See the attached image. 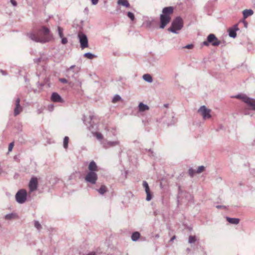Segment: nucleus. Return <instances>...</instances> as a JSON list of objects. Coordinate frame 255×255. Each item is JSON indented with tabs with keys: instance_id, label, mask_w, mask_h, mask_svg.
Masks as SVG:
<instances>
[{
	"instance_id": "1",
	"label": "nucleus",
	"mask_w": 255,
	"mask_h": 255,
	"mask_svg": "<svg viewBox=\"0 0 255 255\" xmlns=\"http://www.w3.org/2000/svg\"><path fill=\"white\" fill-rule=\"evenodd\" d=\"M174 7L171 6L164 7L159 16L160 28H164L171 19V15L173 13Z\"/></svg>"
},
{
	"instance_id": "2",
	"label": "nucleus",
	"mask_w": 255,
	"mask_h": 255,
	"mask_svg": "<svg viewBox=\"0 0 255 255\" xmlns=\"http://www.w3.org/2000/svg\"><path fill=\"white\" fill-rule=\"evenodd\" d=\"M39 32L43 34L44 37L39 36L34 33H28L27 35L31 40L36 42L44 43L49 41V39L47 37V36H48L50 33V31L49 28L44 26H43L39 30Z\"/></svg>"
},
{
	"instance_id": "3",
	"label": "nucleus",
	"mask_w": 255,
	"mask_h": 255,
	"mask_svg": "<svg viewBox=\"0 0 255 255\" xmlns=\"http://www.w3.org/2000/svg\"><path fill=\"white\" fill-rule=\"evenodd\" d=\"M183 27V20L180 16H177L172 21L171 26L168 30L175 34L179 33Z\"/></svg>"
},
{
	"instance_id": "4",
	"label": "nucleus",
	"mask_w": 255,
	"mask_h": 255,
	"mask_svg": "<svg viewBox=\"0 0 255 255\" xmlns=\"http://www.w3.org/2000/svg\"><path fill=\"white\" fill-rule=\"evenodd\" d=\"M27 199V192L25 189H20L15 194V200L19 204H23Z\"/></svg>"
},
{
	"instance_id": "5",
	"label": "nucleus",
	"mask_w": 255,
	"mask_h": 255,
	"mask_svg": "<svg viewBox=\"0 0 255 255\" xmlns=\"http://www.w3.org/2000/svg\"><path fill=\"white\" fill-rule=\"evenodd\" d=\"M162 120L167 126L174 125L176 121V119H174L173 113L171 112H169L168 113H165V115L162 118Z\"/></svg>"
},
{
	"instance_id": "6",
	"label": "nucleus",
	"mask_w": 255,
	"mask_h": 255,
	"mask_svg": "<svg viewBox=\"0 0 255 255\" xmlns=\"http://www.w3.org/2000/svg\"><path fill=\"white\" fill-rule=\"evenodd\" d=\"M98 180V175L95 172H88L85 177L86 182L92 185L95 184Z\"/></svg>"
},
{
	"instance_id": "7",
	"label": "nucleus",
	"mask_w": 255,
	"mask_h": 255,
	"mask_svg": "<svg viewBox=\"0 0 255 255\" xmlns=\"http://www.w3.org/2000/svg\"><path fill=\"white\" fill-rule=\"evenodd\" d=\"M78 38L79 40L80 46L82 49L89 46L88 37L85 33L82 32H79L78 34Z\"/></svg>"
},
{
	"instance_id": "8",
	"label": "nucleus",
	"mask_w": 255,
	"mask_h": 255,
	"mask_svg": "<svg viewBox=\"0 0 255 255\" xmlns=\"http://www.w3.org/2000/svg\"><path fill=\"white\" fill-rule=\"evenodd\" d=\"M204 120L209 119L211 117V110L207 109L205 106H202L198 110Z\"/></svg>"
},
{
	"instance_id": "9",
	"label": "nucleus",
	"mask_w": 255,
	"mask_h": 255,
	"mask_svg": "<svg viewBox=\"0 0 255 255\" xmlns=\"http://www.w3.org/2000/svg\"><path fill=\"white\" fill-rule=\"evenodd\" d=\"M94 116L90 115L89 118H88L86 120H85L84 121L85 122V124L87 126V128L92 132H93V130L96 129V125L94 124V122L93 121L94 119Z\"/></svg>"
},
{
	"instance_id": "10",
	"label": "nucleus",
	"mask_w": 255,
	"mask_h": 255,
	"mask_svg": "<svg viewBox=\"0 0 255 255\" xmlns=\"http://www.w3.org/2000/svg\"><path fill=\"white\" fill-rule=\"evenodd\" d=\"M101 144L104 148L107 149L119 145L120 141L119 140L112 141L104 139L101 141Z\"/></svg>"
},
{
	"instance_id": "11",
	"label": "nucleus",
	"mask_w": 255,
	"mask_h": 255,
	"mask_svg": "<svg viewBox=\"0 0 255 255\" xmlns=\"http://www.w3.org/2000/svg\"><path fill=\"white\" fill-rule=\"evenodd\" d=\"M207 40L214 46H218L221 43L220 41L218 39L214 34H210L207 36Z\"/></svg>"
},
{
	"instance_id": "12",
	"label": "nucleus",
	"mask_w": 255,
	"mask_h": 255,
	"mask_svg": "<svg viewBox=\"0 0 255 255\" xmlns=\"http://www.w3.org/2000/svg\"><path fill=\"white\" fill-rule=\"evenodd\" d=\"M37 179L36 178H32L29 183V188L30 192H33L36 190L37 188Z\"/></svg>"
},
{
	"instance_id": "13",
	"label": "nucleus",
	"mask_w": 255,
	"mask_h": 255,
	"mask_svg": "<svg viewBox=\"0 0 255 255\" xmlns=\"http://www.w3.org/2000/svg\"><path fill=\"white\" fill-rule=\"evenodd\" d=\"M20 98H17L15 100V107L14 109V115L16 116L22 111V108L20 105Z\"/></svg>"
},
{
	"instance_id": "14",
	"label": "nucleus",
	"mask_w": 255,
	"mask_h": 255,
	"mask_svg": "<svg viewBox=\"0 0 255 255\" xmlns=\"http://www.w3.org/2000/svg\"><path fill=\"white\" fill-rule=\"evenodd\" d=\"M238 24H235L232 27L228 30L229 35L231 37L235 38L237 36L236 31L239 30Z\"/></svg>"
},
{
	"instance_id": "15",
	"label": "nucleus",
	"mask_w": 255,
	"mask_h": 255,
	"mask_svg": "<svg viewBox=\"0 0 255 255\" xmlns=\"http://www.w3.org/2000/svg\"><path fill=\"white\" fill-rule=\"evenodd\" d=\"M51 98L54 102H62L63 101L61 96L57 93H53Z\"/></svg>"
},
{
	"instance_id": "16",
	"label": "nucleus",
	"mask_w": 255,
	"mask_h": 255,
	"mask_svg": "<svg viewBox=\"0 0 255 255\" xmlns=\"http://www.w3.org/2000/svg\"><path fill=\"white\" fill-rule=\"evenodd\" d=\"M88 169L89 170V172H95L97 171L98 170V167L97 166V164L96 162L94 161H92L88 166Z\"/></svg>"
},
{
	"instance_id": "17",
	"label": "nucleus",
	"mask_w": 255,
	"mask_h": 255,
	"mask_svg": "<svg viewBox=\"0 0 255 255\" xmlns=\"http://www.w3.org/2000/svg\"><path fill=\"white\" fill-rule=\"evenodd\" d=\"M246 104L250 107V109L255 111V99H252L250 98L249 99H247Z\"/></svg>"
},
{
	"instance_id": "18",
	"label": "nucleus",
	"mask_w": 255,
	"mask_h": 255,
	"mask_svg": "<svg viewBox=\"0 0 255 255\" xmlns=\"http://www.w3.org/2000/svg\"><path fill=\"white\" fill-rule=\"evenodd\" d=\"M254 14V11L251 9H246L243 11V18L244 19Z\"/></svg>"
},
{
	"instance_id": "19",
	"label": "nucleus",
	"mask_w": 255,
	"mask_h": 255,
	"mask_svg": "<svg viewBox=\"0 0 255 255\" xmlns=\"http://www.w3.org/2000/svg\"><path fill=\"white\" fill-rule=\"evenodd\" d=\"M178 190H179V192H178L179 194H181L183 193V192L181 190L180 187H179ZM184 196H185V198H187V199L189 201H192V200L193 199V197L191 194H190V193L186 192H184Z\"/></svg>"
},
{
	"instance_id": "20",
	"label": "nucleus",
	"mask_w": 255,
	"mask_h": 255,
	"mask_svg": "<svg viewBox=\"0 0 255 255\" xmlns=\"http://www.w3.org/2000/svg\"><path fill=\"white\" fill-rule=\"evenodd\" d=\"M117 3L119 5H122L125 7H129L130 4L128 0H118Z\"/></svg>"
},
{
	"instance_id": "21",
	"label": "nucleus",
	"mask_w": 255,
	"mask_h": 255,
	"mask_svg": "<svg viewBox=\"0 0 255 255\" xmlns=\"http://www.w3.org/2000/svg\"><path fill=\"white\" fill-rule=\"evenodd\" d=\"M149 109V107L142 103H140L138 105V111L139 112H144Z\"/></svg>"
},
{
	"instance_id": "22",
	"label": "nucleus",
	"mask_w": 255,
	"mask_h": 255,
	"mask_svg": "<svg viewBox=\"0 0 255 255\" xmlns=\"http://www.w3.org/2000/svg\"><path fill=\"white\" fill-rule=\"evenodd\" d=\"M226 219L229 223L232 224L237 225L239 223L240 219L238 218H232L228 217H226Z\"/></svg>"
},
{
	"instance_id": "23",
	"label": "nucleus",
	"mask_w": 255,
	"mask_h": 255,
	"mask_svg": "<svg viewBox=\"0 0 255 255\" xmlns=\"http://www.w3.org/2000/svg\"><path fill=\"white\" fill-rule=\"evenodd\" d=\"M140 237V234L138 232H134L132 234L131 238L132 241L136 242L139 239Z\"/></svg>"
},
{
	"instance_id": "24",
	"label": "nucleus",
	"mask_w": 255,
	"mask_h": 255,
	"mask_svg": "<svg viewBox=\"0 0 255 255\" xmlns=\"http://www.w3.org/2000/svg\"><path fill=\"white\" fill-rule=\"evenodd\" d=\"M235 98L241 99L243 102L246 103V101H248L247 99H249V97H247L246 95L244 94H238L235 96Z\"/></svg>"
},
{
	"instance_id": "25",
	"label": "nucleus",
	"mask_w": 255,
	"mask_h": 255,
	"mask_svg": "<svg viewBox=\"0 0 255 255\" xmlns=\"http://www.w3.org/2000/svg\"><path fill=\"white\" fill-rule=\"evenodd\" d=\"M97 190L101 195H104L108 191V188L105 185H102L100 188L99 189H97Z\"/></svg>"
},
{
	"instance_id": "26",
	"label": "nucleus",
	"mask_w": 255,
	"mask_h": 255,
	"mask_svg": "<svg viewBox=\"0 0 255 255\" xmlns=\"http://www.w3.org/2000/svg\"><path fill=\"white\" fill-rule=\"evenodd\" d=\"M142 78L144 81L148 83H151L153 81L152 77L150 75L148 74L143 75L142 76Z\"/></svg>"
},
{
	"instance_id": "27",
	"label": "nucleus",
	"mask_w": 255,
	"mask_h": 255,
	"mask_svg": "<svg viewBox=\"0 0 255 255\" xmlns=\"http://www.w3.org/2000/svg\"><path fill=\"white\" fill-rule=\"evenodd\" d=\"M105 130H106L108 132H111L113 135H116V129L114 127H107L105 128Z\"/></svg>"
},
{
	"instance_id": "28",
	"label": "nucleus",
	"mask_w": 255,
	"mask_h": 255,
	"mask_svg": "<svg viewBox=\"0 0 255 255\" xmlns=\"http://www.w3.org/2000/svg\"><path fill=\"white\" fill-rule=\"evenodd\" d=\"M84 56L85 57H86L89 59H93L94 58H95L97 57L96 55L93 54V53H90V52H87V53H85L84 54Z\"/></svg>"
},
{
	"instance_id": "29",
	"label": "nucleus",
	"mask_w": 255,
	"mask_h": 255,
	"mask_svg": "<svg viewBox=\"0 0 255 255\" xmlns=\"http://www.w3.org/2000/svg\"><path fill=\"white\" fill-rule=\"evenodd\" d=\"M142 185L145 189V193H148V192H150L149 187L148 184L146 181H144L143 182Z\"/></svg>"
},
{
	"instance_id": "30",
	"label": "nucleus",
	"mask_w": 255,
	"mask_h": 255,
	"mask_svg": "<svg viewBox=\"0 0 255 255\" xmlns=\"http://www.w3.org/2000/svg\"><path fill=\"white\" fill-rule=\"evenodd\" d=\"M94 135L96 137L97 139L101 140V141L104 140L103 139V136L100 132H96Z\"/></svg>"
},
{
	"instance_id": "31",
	"label": "nucleus",
	"mask_w": 255,
	"mask_h": 255,
	"mask_svg": "<svg viewBox=\"0 0 255 255\" xmlns=\"http://www.w3.org/2000/svg\"><path fill=\"white\" fill-rule=\"evenodd\" d=\"M57 31H58L59 36L60 38H63L64 37L63 29L62 27L58 26L57 28Z\"/></svg>"
},
{
	"instance_id": "32",
	"label": "nucleus",
	"mask_w": 255,
	"mask_h": 255,
	"mask_svg": "<svg viewBox=\"0 0 255 255\" xmlns=\"http://www.w3.org/2000/svg\"><path fill=\"white\" fill-rule=\"evenodd\" d=\"M15 217V214L14 213H10L6 214L4 216V219L6 220H11Z\"/></svg>"
},
{
	"instance_id": "33",
	"label": "nucleus",
	"mask_w": 255,
	"mask_h": 255,
	"mask_svg": "<svg viewBox=\"0 0 255 255\" xmlns=\"http://www.w3.org/2000/svg\"><path fill=\"white\" fill-rule=\"evenodd\" d=\"M69 141V137L68 136H65L63 140V146L65 148H67L68 147Z\"/></svg>"
},
{
	"instance_id": "34",
	"label": "nucleus",
	"mask_w": 255,
	"mask_h": 255,
	"mask_svg": "<svg viewBox=\"0 0 255 255\" xmlns=\"http://www.w3.org/2000/svg\"><path fill=\"white\" fill-rule=\"evenodd\" d=\"M121 99V97L119 95H116L112 99V102L115 103L119 101Z\"/></svg>"
},
{
	"instance_id": "35",
	"label": "nucleus",
	"mask_w": 255,
	"mask_h": 255,
	"mask_svg": "<svg viewBox=\"0 0 255 255\" xmlns=\"http://www.w3.org/2000/svg\"><path fill=\"white\" fill-rule=\"evenodd\" d=\"M196 242V236H190L189 237L188 242L190 244L194 243Z\"/></svg>"
},
{
	"instance_id": "36",
	"label": "nucleus",
	"mask_w": 255,
	"mask_h": 255,
	"mask_svg": "<svg viewBox=\"0 0 255 255\" xmlns=\"http://www.w3.org/2000/svg\"><path fill=\"white\" fill-rule=\"evenodd\" d=\"M188 173H189V175L191 177H193L195 175V173H197L196 171H195L194 169H193L192 168H190L189 169Z\"/></svg>"
},
{
	"instance_id": "37",
	"label": "nucleus",
	"mask_w": 255,
	"mask_h": 255,
	"mask_svg": "<svg viewBox=\"0 0 255 255\" xmlns=\"http://www.w3.org/2000/svg\"><path fill=\"white\" fill-rule=\"evenodd\" d=\"M127 16L129 17L131 20L133 21L135 19V16L134 14L130 11L127 12Z\"/></svg>"
},
{
	"instance_id": "38",
	"label": "nucleus",
	"mask_w": 255,
	"mask_h": 255,
	"mask_svg": "<svg viewBox=\"0 0 255 255\" xmlns=\"http://www.w3.org/2000/svg\"><path fill=\"white\" fill-rule=\"evenodd\" d=\"M146 200L147 201H150L151 200V199L152 198V195L151 192L146 193Z\"/></svg>"
},
{
	"instance_id": "39",
	"label": "nucleus",
	"mask_w": 255,
	"mask_h": 255,
	"mask_svg": "<svg viewBox=\"0 0 255 255\" xmlns=\"http://www.w3.org/2000/svg\"><path fill=\"white\" fill-rule=\"evenodd\" d=\"M205 170V167L204 166H200L198 167V169L196 170L197 173H200Z\"/></svg>"
},
{
	"instance_id": "40",
	"label": "nucleus",
	"mask_w": 255,
	"mask_h": 255,
	"mask_svg": "<svg viewBox=\"0 0 255 255\" xmlns=\"http://www.w3.org/2000/svg\"><path fill=\"white\" fill-rule=\"evenodd\" d=\"M34 227L38 230H40L41 228V226L38 221L34 222Z\"/></svg>"
},
{
	"instance_id": "41",
	"label": "nucleus",
	"mask_w": 255,
	"mask_h": 255,
	"mask_svg": "<svg viewBox=\"0 0 255 255\" xmlns=\"http://www.w3.org/2000/svg\"><path fill=\"white\" fill-rule=\"evenodd\" d=\"M61 38V43L62 44H66L68 42V40H67V38L65 37H63V38Z\"/></svg>"
},
{
	"instance_id": "42",
	"label": "nucleus",
	"mask_w": 255,
	"mask_h": 255,
	"mask_svg": "<svg viewBox=\"0 0 255 255\" xmlns=\"http://www.w3.org/2000/svg\"><path fill=\"white\" fill-rule=\"evenodd\" d=\"M14 142H12L9 144L8 145V151H11L13 147Z\"/></svg>"
},
{
	"instance_id": "43",
	"label": "nucleus",
	"mask_w": 255,
	"mask_h": 255,
	"mask_svg": "<svg viewBox=\"0 0 255 255\" xmlns=\"http://www.w3.org/2000/svg\"><path fill=\"white\" fill-rule=\"evenodd\" d=\"M80 255H96V253L95 252H91L87 254H82L80 253Z\"/></svg>"
},
{
	"instance_id": "44",
	"label": "nucleus",
	"mask_w": 255,
	"mask_h": 255,
	"mask_svg": "<svg viewBox=\"0 0 255 255\" xmlns=\"http://www.w3.org/2000/svg\"><path fill=\"white\" fill-rule=\"evenodd\" d=\"M193 47H194L193 44H188V45H186L183 48H187V49H192L193 48Z\"/></svg>"
},
{
	"instance_id": "45",
	"label": "nucleus",
	"mask_w": 255,
	"mask_h": 255,
	"mask_svg": "<svg viewBox=\"0 0 255 255\" xmlns=\"http://www.w3.org/2000/svg\"><path fill=\"white\" fill-rule=\"evenodd\" d=\"M41 60H42V58L41 57H39V58H38L34 59V61L36 63H39V62H41Z\"/></svg>"
},
{
	"instance_id": "46",
	"label": "nucleus",
	"mask_w": 255,
	"mask_h": 255,
	"mask_svg": "<svg viewBox=\"0 0 255 255\" xmlns=\"http://www.w3.org/2000/svg\"><path fill=\"white\" fill-rule=\"evenodd\" d=\"M240 22H242L244 24V27L247 28L248 23L245 19L241 20Z\"/></svg>"
},
{
	"instance_id": "47",
	"label": "nucleus",
	"mask_w": 255,
	"mask_h": 255,
	"mask_svg": "<svg viewBox=\"0 0 255 255\" xmlns=\"http://www.w3.org/2000/svg\"><path fill=\"white\" fill-rule=\"evenodd\" d=\"M59 81L61 82L64 83V84L67 83V82H68V81L65 78H60V79H59Z\"/></svg>"
},
{
	"instance_id": "48",
	"label": "nucleus",
	"mask_w": 255,
	"mask_h": 255,
	"mask_svg": "<svg viewBox=\"0 0 255 255\" xmlns=\"http://www.w3.org/2000/svg\"><path fill=\"white\" fill-rule=\"evenodd\" d=\"M10 1L13 6H16L17 5V2L15 0H10Z\"/></svg>"
},
{
	"instance_id": "49",
	"label": "nucleus",
	"mask_w": 255,
	"mask_h": 255,
	"mask_svg": "<svg viewBox=\"0 0 255 255\" xmlns=\"http://www.w3.org/2000/svg\"><path fill=\"white\" fill-rule=\"evenodd\" d=\"M99 0H91V2L93 5H96L98 3Z\"/></svg>"
},
{
	"instance_id": "50",
	"label": "nucleus",
	"mask_w": 255,
	"mask_h": 255,
	"mask_svg": "<svg viewBox=\"0 0 255 255\" xmlns=\"http://www.w3.org/2000/svg\"><path fill=\"white\" fill-rule=\"evenodd\" d=\"M74 67H75V65H72L68 69L67 72L69 73Z\"/></svg>"
},
{
	"instance_id": "51",
	"label": "nucleus",
	"mask_w": 255,
	"mask_h": 255,
	"mask_svg": "<svg viewBox=\"0 0 255 255\" xmlns=\"http://www.w3.org/2000/svg\"><path fill=\"white\" fill-rule=\"evenodd\" d=\"M216 208L217 209H226V207L222 205H217L216 206Z\"/></svg>"
},
{
	"instance_id": "52",
	"label": "nucleus",
	"mask_w": 255,
	"mask_h": 255,
	"mask_svg": "<svg viewBox=\"0 0 255 255\" xmlns=\"http://www.w3.org/2000/svg\"><path fill=\"white\" fill-rule=\"evenodd\" d=\"M209 43L210 42H208V40H207V41H205L203 42V45L205 46H208Z\"/></svg>"
},
{
	"instance_id": "53",
	"label": "nucleus",
	"mask_w": 255,
	"mask_h": 255,
	"mask_svg": "<svg viewBox=\"0 0 255 255\" xmlns=\"http://www.w3.org/2000/svg\"><path fill=\"white\" fill-rule=\"evenodd\" d=\"M175 238H176V236H173V237L170 239V240L169 242H173V240H174V239H175Z\"/></svg>"
},
{
	"instance_id": "54",
	"label": "nucleus",
	"mask_w": 255,
	"mask_h": 255,
	"mask_svg": "<svg viewBox=\"0 0 255 255\" xmlns=\"http://www.w3.org/2000/svg\"><path fill=\"white\" fill-rule=\"evenodd\" d=\"M0 72L1 73V74L3 75H6V73L5 72V71L2 70H0Z\"/></svg>"
},
{
	"instance_id": "55",
	"label": "nucleus",
	"mask_w": 255,
	"mask_h": 255,
	"mask_svg": "<svg viewBox=\"0 0 255 255\" xmlns=\"http://www.w3.org/2000/svg\"><path fill=\"white\" fill-rule=\"evenodd\" d=\"M88 10H88V7H86V8H85V9H84V11H87V12H88Z\"/></svg>"
},
{
	"instance_id": "56",
	"label": "nucleus",
	"mask_w": 255,
	"mask_h": 255,
	"mask_svg": "<svg viewBox=\"0 0 255 255\" xmlns=\"http://www.w3.org/2000/svg\"><path fill=\"white\" fill-rule=\"evenodd\" d=\"M77 82L79 84V86H81V82H80L79 80L77 81Z\"/></svg>"
},
{
	"instance_id": "57",
	"label": "nucleus",
	"mask_w": 255,
	"mask_h": 255,
	"mask_svg": "<svg viewBox=\"0 0 255 255\" xmlns=\"http://www.w3.org/2000/svg\"><path fill=\"white\" fill-rule=\"evenodd\" d=\"M164 106H165V107H168V104H165V105H164Z\"/></svg>"
},
{
	"instance_id": "58",
	"label": "nucleus",
	"mask_w": 255,
	"mask_h": 255,
	"mask_svg": "<svg viewBox=\"0 0 255 255\" xmlns=\"http://www.w3.org/2000/svg\"><path fill=\"white\" fill-rule=\"evenodd\" d=\"M72 78H75V77H74V75H72Z\"/></svg>"
},
{
	"instance_id": "59",
	"label": "nucleus",
	"mask_w": 255,
	"mask_h": 255,
	"mask_svg": "<svg viewBox=\"0 0 255 255\" xmlns=\"http://www.w3.org/2000/svg\"><path fill=\"white\" fill-rule=\"evenodd\" d=\"M159 237V236H158V235H156V237Z\"/></svg>"
}]
</instances>
